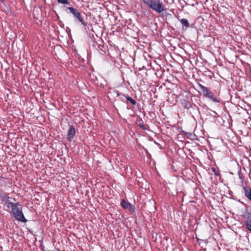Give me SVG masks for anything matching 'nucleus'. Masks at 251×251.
Here are the masks:
<instances>
[{"instance_id": "obj_15", "label": "nucleus", "mask_w": 251, "mask_h": 251, "mask_svg": "<svg viewBox=\"0 0 251 251\" xmlns=\"http://www.w3.org/2000/svg\"><path fill=\"white\" fill-rule=\"evenodd\" d=\"M57 2L59 3L70 5V2L69 0H57Z\"/></svg>"}, {"instance_id": "obj_18", "label": "nucleus", "mask_w": 251, "mask_h": 251, "mask_svg": "<svg viewBox=\"0 0 251 251\" xmlns=\"http://www.w3.org/2000/svg\"><path fill=\"white\" fill-rule=\"evenodd\" d=\"M139 126L142 129L144 130L147 129V127L144 125L140 124Z\"/></svg>"}, {"instance_id": "obj_22", "label": "nucleus", "mask_w": 251, "mask_h": 251, "mask_svg": "<svg viewBox=\"0 0 251 251\" xmlns=\"http://www.w3.org/2000/svg\"><path fill=\"white\" fill-rule=\"evenodd\" d=\"M5 0H0V1L1 2H3Z\"/></svg>"}, {"instance_id": "obj_16", "label": "nucleus", "mask_w": 251, "mask_h": 251, "mask_svg": "<svg viewBox=\"0 0 251 251\" xmlns=\"http://www.w3.org/2000/svg\"><path fill=\"white\" fill-rule=\"evenodd\" d=\"M192 107L191 104L188 101H186L185 102L184 107L187 109H189Z\"/></svg>"}, {"instance_id": "obj_11", "label": "nucleus", "mask_w": 251, "mask_h": 251, "mask_svg": "<svg viewBox=\"0 0 251 251\" xmlns=\"http://www.w3.org/2000/svg\"><path fill=\"white\" fill-rule=\"evenodd\" d=\"M130 203L126 201L125 200L123 199L121 201V205L124 209H127L128 206L130 205Z\"/></svg>"}, {"instance_id": "obj_10", "label": "nucleus", "mask_w": 251, "mask_h": 251, "mask_svg": "<svg viewBox=\"0 0 251 251\" xmlns=\"http://www.w3.org/2000/svg\"><path fill=\"white\" fill-rule=\"evenodd\" d=\"M127 102L130 103L132 105H135L136 104V100L128 96L126 97V103Z\"/></svg>"}, {"instance_id": "obj_14", "label": "nucleus", "mask_w": 251, "mask_h": 251, "mask_svg": "<svg viewBox=\"0 0 251 251\" xmlns=\"http://www.w3.org/2000/svg\"><path fill=\"white\" fill-rule=\"evenodd\" d=\"M245 218H246L245 221H251V213L247 212L245 215Z\"/></svg>"}, {"instance_id": "obj_17", "label": "nucleus", "mask_w": 251, "mask_h": 251, "mask_svg": "<svg viewBox=\"0 0 251 251\" xmlns=\"http://www.w3.org/2000/svg\"><path fill=\"white\" fill-rule=\"evenodd\" d=\"M212 171L214 173V175L215 176H221V175H220V173L218 172V171H217L216 169L215 168H212Z\"/></svg>"}, {"instance_id": "obj_12", "label": "nucleus", "mask_w": 251, "mask_h": 251, "mask_svg": "<svg viewBox=\"0 0 251 251\" xmlns=\"http://www.w3.org/2000/svg\"><path fill=\"white\" fill-rule=\"evenodd\" d=\"M246 227L251 232V221L245 222Z\"/></svg>"}, {"instance_id": "obj_21", "label": "nucleus", "mask_w": 251, "mask_h": 251, "mask_svg": "<svg viewBox=\"0 0 251 251\" xmlns=\"http://www.w3.org/2000/svg\"><path fill=\"white\" fill-rule=\"evenodd\" d=\"M142 0L143 1V2H144V3H145V2H146V1L147 0Z\"/></svg>"}, {"instance_id": "obj_5", "label": "nucleus", "mask_w": 251, "mask_h": 251, "mask_svg": "<svg viewBox=\"0 0 251 251\" xmlns=\"http://www.w3.org/2000/svg\"><path fill=\"white\" fill-rule=\"evenodd\" d=\"M69 10L71 13L81 23V24L84 26H87V23L84 21L83 16L79 12L78 10L76 8L73 7H68L66 8V11Z\"/></svg>"}, {"instance_id": "obj_20", "label": "nucleus", "mask_w": 251, "mask_h": 251, "mask_svg": "<svg viewBox=\"0 0 251 251\" xmlns=\"http://www.w3.org/2000/svg\"><path fill=\"white\" fill-rule=\"evenodd\" d=\"M146 152L147 153L148 158H150L151 157V155L148 151H147Z\"/></svg>"}, {"instance_id": "obj_4", "label": "nucleus", "mask_w": 251, "mask_h": 251, "mask_svg": "<svg viewBox=\"0 0 251 251\" xmlns=\"http://www.w3.org/2000/svg\"><path fill=\"white\" fill-rule=\"evenodd\" d=\"M198 87L200 89V93H201L203 96L206 98L210 99L215 103H219L220 100H218L214 95L213 93L208 89V88L199 83Z\"/></svg>"}, {"instance_id": "obj_1", "label": "nucleus", "mask_w": 251, "mask_h": 251, "mask_svg": "<svg viewBox=\"0 0 251 251\" xmlns=\"http://www.w3.org/2000/svg\"><path fill=\"white\" fill-rule=\"evenodd\" d=\"M10 214L18 221L22 223H26L27 221L23 214L22 206L19 202H16V205L11 209Z\"/></svg>"}, {"instance_id": "obj_7", "label": "nucleus", "mask_w": 251, "mask_h": 251, "mask_svg": "<svg viewBox=\"0 0 251 251\" xmlns=\"http://www.w3.org/2000/svg\"><path fill=\"white\" fill-rule=\"evenodd\" d=\"M75 134V129L73 126H69V128L67 133V140L71 142Z\"/></svg>"}, {"instance_id": "obj_9", "label": "nucleus", "mask_w": 251, "mask_h": 251, "mask_svg": "<svg viewBox=\"0 0 251 251\" xmlns=\"http://www.w3.org/2000/svg\"><path fill=\"white\" fill-rule=\"evenodd\" d=\"M179 21L182 24L183 29L185 28V29H187L190 27V24L187 19H182L180 20Z\"/></svg>"}, {"instance_id": "obj_19", "label": "nucleus", "mask_w": 251, "mask_h": 251, "mask_svg": "<svg viewBox=\"0 0 251 251\" xmlns=\"http://www.w3.org/2000/svg\"><path fill=\"white\" fill-rule=\"evenodd\" d=\"M238 175H239V177L241 178V177H242V173H241V170H239V171H238Z\"/></svg>"}, {"instance_id": "obj_3", "label": "nucleus", "mask_w": 251, "mask_h": 251, "mask_svg": "<svg viewBox=\"0 0 251 251\" xmlns=\"http://www.w3.org/2000/svg\"><path fill=\"white\" fill-rule=\"evenodd\" d=\"M0 201L3 202V205L6 207L7 210L11 209L16 205V199L9 197V194L0 192Z\"/></svg>"}, {"instance_id": "obj_8", "label": "nucleus", "mask_w": 251, "mask_h": 251, "mask_svg": "<svg viewBox=\"0 0 251 251\" xmlns=\"http://www.w3.org/2000/svg\"><path fill=\"white\" fill-rule=\"evenodd\" d=\"M243 190L246 197L251 201V188L246 185L243 186Z\"/></svg>"}, {"instance_id": "obj_6", "label": "nucleus", "mask_w": 251, "mask_h": 251, "mask_svg": "<svg viewBox=\"0 0 251 251\" xmlns=\"http://www.w3.org/2000/svg\"><path fill=\"white\" fill-rule=\"evenodd\" d=\"M109 94L112 96L117 97L118 100H120L124 102H126V99L127 95H125L117 90L110 91Z\"/></svg>"}, {"instance_id": "obj_2", "label": "nucleus", "mask_w": 251, "mask_h": 251, "mask_svg": "<svg viewBox=\"0 0 251 251\" xmlns=\"http://www.w3.org/2000/svg\"><path fill=\"white\" fill-rule=\"evenodd\" d=\"M145 4L158 13H161L166 9L165 5L160 0H147Z\"/></svg>"}, {"instance_id": "obj_13", "label": "nucleus", "mask_w": 251, "mask_h": 251, "mask_svg": "<svg viewBox=\"0 0 251 251\" xmlns=\"http://www.w3.org/2000/svg\"><path fill=\"white\" fill-rule=\"evenodd\" d=\"M127 209L131 213H133V212H135V206L134 205L131 204V203L128 206Z\"/></svg>"}]
</instances>
